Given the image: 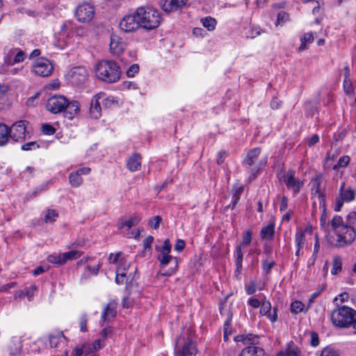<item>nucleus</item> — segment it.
Here are the masks:
<instances>
[{
  "mask_svg": "<svg viewBox=\"0 0 356 356\" xmlns=\"http://www.w3.org/2000/svg\"><path fill=\"white\" fill-rule=\"evenodd\" d=\"M332 230L337 237L335 245L341 248L351 244L355 239V229L343 222L340 216H334L331 220Z\"/></svg>",
  "mask_w": 356,
  "mask_h": 356,
  "instance_id": "f257e3e1",
  "label": "nucleus"
},
{
  "mask_svg": "<svg viewBox=\"0 0 356 356\" xmlns=\"http://www.w3.org/2000/svg\"><path fill=\"white\" fill-rule=\"evenodd\" d=\"M96 77L108 83H115L121 76V70L119 65L112 60H102L95 66Z\"/></svg>",
  "mask_w": 356,
  "mask_h": 356,
  "instance_id": "f03ea898",
  "label": "nucleus"
},
{
  "mask_svg": "<svg viewBox=\"0 0 356 356\" xmlns=\"http://www.w3.org/2000/svg\"><path fill=\"white\" fill-rule=\"evenodd\" d=\"M331 320L335 327L345 328L352 326L356 330V311L349 307L341 306L334 309Z\"/></svg>",
  "mask_w": 356,
  "mask_h": 356,
  "instance_id": "7ed1b4c3",
  "label": "nucleus"
},
{
  "mask_svg": "<svg viewBox=\"0 0 356 356\" xmlns=\"http://www.w3.org/2000/svg\"><path fill=\"white\" fill-rule=\"evenodd\" d=\"M136 16L140 26L147 30L157 28L161 20L160 13L152 7L138 8L136 10Z\"/></svg>",
  "mask_w": 356,
  "mask_h": 356,
  "instance_id": "20e7f679",
  "label": "nucleus"
},
{
  "mask_svg": "<svg viewBox=\"0 0 356 356\" xmlns=\"http://www.w3.org/2000/svg\"><path fill=\"white\" fill-rule=\"evenodd\" d=\"M234 340L237 342H243L245 345H249L242 350L239 356H265L264 349L254 346L258 342L257 336L252 334L238 335Z\"/></svg>",
  "mask_w": 356,
  "mask_h": 356,
  "instance_id": "39448f33",
  "label": "nucleus"
},
{
  "mask_svg": "<svg viewBox=\"0 0 356 356\" xmlns=\"http://www.w3.org/2000/svg\"><path fill=\"white\" fill-rule=\"evenodd\" d=\"M158 260L160 261L161 266L159 274L163 276L171 275L178 265L176 257H172L170 254H165L164 252H160Z\"/></svg>",
  "mask_w": 356,
  "mask_h": 356,
  "instance_id": "423d86ee",
  "label": "nucleus"
},
{
  "mask_svg": "<svg viewBox=\"0 0 356 356\" xmlns=\"http://www.w3.org/2000/svg\"><path fill=\"white\" fill-rule=\"evenodd\" d=\"M29 122L26 120H19L13 123L9 127L10 137L15 142H22L26 138V126Z\"/></svg>",
  "mask_w": 356,
  "mask_h": 356,
  "instance_id": "0eeeda50",
  "label": "nucleus"
},
{
  "mask_svg": "<svg viewBox=\"0 0 356 356\" xmlns=\"http://www.w3.org/2000/svg\"><path fill=\"white\" fill-rule=\"evenodd\" d=\"M67 105V98L63 95H54L47 99L46 108L49 112L57 114L63 113Z\"/></svg>",
  "mask_w": 356,
  "mask_h": 356,
  "instance_id": "6e6552de",
  "label": "nucleus"
},
{
  "mask_svg": "<svg viewBox=\"0 0 356 356\" xmlns=\"http://www.w3.org/2000/svg\"><path fill=\"white\" fill-rule=\"evenodd\" d=\"M94 15V7L86 2L79 5L75 11V15L77 20L83 23L90 22L92 19Z\"/></svg>",
  "mask_w": 356,
  "mask_h": 356,
  "instance_id": "1a4fd4ad",
  "label": "nucleus"
},
{
  "mask_svg": "<svg viewBox=\"0 0 356 356\" xmlns=\"http://www.w3.org/2000/svg\"><path fill=\"white\" fill-rule=\"evenodd\" d=\"M87 70L81 66L72 68L68 72L67 75L68 81L75 86L83 84L87 79Z\"/></svg>",
  "mask_w": 356,
  "mask_h": 356,
  "instance_id": "9d476101",
  "label": "nucleus"
},
{
  "mask_svg": "<svg viewBox=\"0 0 356 356\" xmlns=\"http://www.w3.org/2000/svg\"><path fill=\"white\" fill-rule=\"evenodd\" d=\"M54 67L49 60L47 59L37 60L33 65V72L40 76L47 77L51 74Z\"/></svg>",
  "mask_w": 356,
  "mask_h": 356,
  "instance_id": "9b49d317",
  "label": "nucleus"
},
{
  "mask_svg": "<svg viewBox=\"0 0 356 356\" xmlns=\"http://www.w3.org/2000/svg\"><path fill=\"white\" fill-rule=\"evenodd\" d=\"M136 12L134 15H127L120 22V28L124 32H131L140 27Z\"/></svg>",
  "mask_w": 356,
  "mask_h": 356,
  "instance_id": "f8f14e48",
  "label": "nucleus"
},
{
  "mask_svg": "<svg viewBox=\"0 0 356 356\" xmlns=\"http://www.w3.org/2000/svg\"><path fill=\"white\" fill-rule=\"evenodd\" d=\"M283 180L286 186L293 190L294 195L298 193L300 188L303 186V182L295 177V172L293 170L287 171L284 175Z\"/></svg>",
  "mask_w": 356,
  "mask_h": 356,
  "instance_id": "ddd939ff",
  "label": "nucleus"
},
{
  "mask_svg": "<svg viewBox=\"0 0 356 356\" xmlns=\"http://www.w3.org/2000/svg\"><path fill=\"white\" fill-rule=\"evenodd\" d=\"M188 0H162V9L168 13L181 10L188 6Z\"/></svg>",
  "mask_w": 356,
  "mask_h": 356,
  "instance_id": "4468645a",
  "label": "nucleus"
},
{
  "mask_svg": "<svg viewBox=\"0 0 356 356\" xmlns=\"http://www.w3.org/2000/svg\"><path fill=\"white\" fill-rule=\"evenodd\" d=\"M261 150L259 148L256 147L252 149H250L246 156V158L244 160V163L248 165L249 166L254 167L252 170L258 171L261 165V163L258 162V156L260 154Z\"/></svg>",
  "mask_w": 356,
  "mask_h": 356,
  "instance_id": "2eb2a0df",
  "label": "nucleus"
},
{
  "mask_svg": "<svg viewBox=\"0 0 356 356\" xmlns=\"http://www.w3.org/2000/svg\"><path fill=\"white\" fill-rule=\"evenodd\" d=\"M6 348L10 356H15L19 354L22 349V341L13 337L7 341Z\"/></svg>",
  "mask_w": 356,
  "mask_h": 356,
  "instance_id": "dca6fc26",
  "label": "nucleus"
},
{
  "mask_svg": "<svg viewBox=\"0 0 356 356\" xmlns=\"http://www.w3.org/2000/svg\"><path fill=\"white\" fill-rule=\"evenodd\" d=\"M323 175L319 174L312 179V191H314L315 195H317L319 200V206H324L325 198L324 194L321 191V185L322 182Z\"/></svg>",
  "mask_w": 356,
  "mask_h": 356,
  "instance_id": "f3484780",
  "label": "nucleus"
},
{
  "mask_svg": "<svg viewBox=\"0 0 356 356\" xmlns=\"http://www.w3.org/2000/svg\"><path fill=\"white\" fill-rule=\"evenodd\" d=\"M125 48V43L118 35H111L110 50L113 54H120Z\"/></svg>",
  "mask_w": 356,
  "mask_h": 356,
  "instance_id": "a211bd4d",
  "label": "nucleus"
},
{
  "mask_svg": "<svg viewBox=\"0 0 356 356\" xmlns=\"http://www.w3.org/2000/svg\"><path fill=\"white\" fill-rule=\"evenodd\" d=\"M117 305L115 301H111L105 307L102 314L103 322H110L115 318L117 314Z\"/></svg>",
  "mask_w": 356,
  "mask_h": 356,
  "instance_id": "6ab92c4d",
  "label": "nucleus"
},
{
  "mask_svg": "<svg viewBox=\"0 0 356 356\" xmlns=\"http://www.w3.org/2000/svg\"><path fill=\"white\" fill-rule=\"evenodd\" d=\"M79 103L77 101L69 102L67 99V105L63 111L65 118L72 120L79 113Z\"/></svg>",
  "mask_w": 356,
  "mask_h": 356,
  "instance_id": "aec40b11",
  "label": "nucleus"
},
{
  "mask_svg": "<svg viewBox=\"0 0 356 356\" xmlns=\"http://www.w3.org/2000/svg\"><path fill=\"white\" fill-rule=\"evenodd\" d=\"M304 3H307L308 7L312 9V13L314 15L319 14L315 19L314 22L316 24H320L322 20L321 5L323 4V0H305Z\"/></svg>",
  "mask_w": 356,
  "mask_h": 356,
  "instance_id": "412c9836",
  "label": "nucleus"
},
{
  "mask_svg": "<svg viewBox=\"0 0 356 356\" xmlns=\"http://www.w3.org/2000/svg\"><path fill=\"white\" fill-rule=\"evenodd\" d=\"M197 353L196 347L191 341L186 343L181 350L175 351V356H195Z\"/></svg>",
  "mask_w": 356,
  "mask_h": 356,
  "instance_id": "4be33fe9",
  "label": "nucleus"
},
{
  "mask_svg": "<svg viewBox=\"0 0 356 356\" xmlns=\"http://www.w3.org/2000/svg\"><path fill=\"white\" fill-rule=\"evenodd\" d=\"M271 304L269 301H264L261 304L260 309V314L261 315H268V318L272 322H275L277 319V308H273V314L270 313Z\"/></svg>",
  "mask_w": 356,
  "mask_h": 356,
  "instance_id": "5701e85b",
  "label": "nucleus"
},
{
  "mask_svg": "<svg viewBox=\"0 0 356 356\" xmlns=\"http://www.w3.org/2000/svg\"><path fill=\"white\" fill-rule=\"evenodd\" d=\"M140 166L141 156L139 154H134L128 159L127 167L131 172L138 170Z\"/></svg>",
  "mask_w": 356,
  "mask_h": 356,
  "instance_id": "b1692460",
  "label": "nucleus"
},
{
  "mask_svg": "<svg viewBox=\"0 0 356 356\" xmlns=\"http://www.w3.org/2000/svg\"><path fill=\"white\" fill-rule=\"evenodd\" d=\"M345 186V182H343L339 189V195L346 202L353 201L355 197V192L350 187L346 188Z\"/></svg>",
  "mask_w": 356,
  "mask_h": 356,
  "instance_id": "393cba45",
  "label": "nucleus"
},
{
  "mask_svg": "<svg viewBox=\"0 0 356 356\" xmlns=\"http://www.w3.org/2000/svg\"><path fill=\"white\" fill-rule=\"evenodd\" d=\"M243 191V186L239 184H234L232 188L231 193L232 195V209H234L237 204L240 197Z\"/></svg>",
  "mask_w": 356,
  "mask_h": 356,
  "instance_id": "a878e982",
  "label": "nucleus"
},
{
  "mask_svg": "<svg viewBox=\"0 0 356 356\" xmlns=\"http://www.w3.org/2000/svg\"><path fill=\"white\" fill-rule=\"evenodd\" d=\"M101 106L97 98L94 97L90 102V113L95 119H98L101 116Z\"/></svg>",
  "mask_w": 356,
  "mask_h": 356,
  "instance_id": "bb28decb",
  "label": "nucleus"
},
{
  "mask_svg": "<svg viewBox=\"0 0 356 356\" xmlns=\"http://www.w3.org/2000/svg\"><path fill=\"white\" fill-rule=\"evenodd\" d=\"M10 137L9 127L4 123H0V146L5 145Z\"/></svg>",
  "mask_w": 356,
  "mask_h": 356,
  "instance_id": "cd10ccee",
  "label": "nucleus"
},
{
  "mask_svg": "<svg viewBox=\"0 0 356 356\" xmlns=\"http://www.w3.org/2000/svg\"><path fill=\"white\" fill-rule=\"evenodd\" d=\"M275 233L274 223H269L266 227H263L261 230V236L262 238L271 239Z\"/></svg>",
  "mask_w": 356,
  "mask_h": 356,
  "instance_id": "c85d7f7f",
  "label": "nucleus"
},
{
  "mask_svg": "<svg viewBox=\"0 0 356 356\" xmlns=\"http://www.w3.org/2000/svg\"><path fill=\"white\" fill-rule=\"evenodd\" d=\"M49 340L51 348H57L61 343H65V337L62 332L56 335L51 334Z\"/></svg>",
  "mask_w": 356,
  "mask_h": 356,
  "instance_id": "c756f323",
  "label": "nucleus"
},
{
  "mask_svg": "<svg viewBox=\"0 0 356 356\" xmlns=\"http://www.w3.org/2000/svg\"><path fill=\"white\" fill-rule=\"evenodd\" d=\"M286 351V356H301L300 349L293 341L287 343Z\"/></svg>",
  "mask_w": 356,
  "mask_h": 356,
  "instance_id": "7c9ffc66",
  "label": "nucleus"
},
{
  "mask_svg": "<svg viewBox=\"0 0 356 356\" xmlns=\"http://www.w3.org/2000/svg\"><path fill=\"white\" fill-rule=\"evenodd\" d=\"M342 270V259L340 256L336 255L333 257L332 268L331 273L337 275Z\"/></svg>",
  "mask_w": 356,
  "mask_h": 356,
  "instance_id": "2f4dec72",
  "label": "nucleus"
},
{
  "mask_svg": "<svg viewBox=\"0 0 356 356\" xmlns=\"http://www.w3.org/2000/svg\"><path fill=\"white\" fill-rule=\"evenodd\" d=\"M83 254V252L79 251V250H72L67 252L62 253V257L65 262L66 263L68 260H74L76 259L81 256Z\"/></svg>",
  "mask_w": 356,
  "mask_h": 356,
  "instance_id": "473e14b6",
  "label": "nucleus"
},
{
  "mask_svg": "<svg viewBox=\"0 0 356 356\" xmlns=\"http://www.w3.org/2000/svg\"><path fill=\"white\" fill-rule=\"evenodd\" d=\"M69 180L73 187H78L83 182L81 175L77 172H72L69 176Z\"/></svg>",
  "mask_w": 356,
  "mask_h": 356,
  "instance_id": "72a5a7b5",
  "label": "nucleus"
},
{
  "mask_svg": "<svg viewBox=\"0 0 356 356\" xmlns=\"http://www.w3.org/2000/svg\"><path fill=\"white\" fill-rule=\"evenodd\" d=\"M140 221V217L138 216H134L131 217L129 220L122 222L120 226V229L123 228L124 226H127L128 229H130L133 226L138 225Z\"/></svg>",
  "mask_w": 356,
  "mask_h": 356,
  "instance_id": "f704fd0d",
  "label": "nucleus"
},
{
  "mask_svg": "<svg viewBox=\"0 0 356 356\" xmlns=\"http://www.w3.org/2000/svg\"><path fill=\"white\" fill-rule=\"evenodd\" d=\"M236 253V271L240 272L242 269V262H243V256L241 245L237 246Z\"/></svg>",
  "mask_w": 356,
  "mask_h": 356,
  "instance_id": "c9c22d12",
  "label": "nucleus"
},
{
  "mask_svg": "<svg viewBox=\"0 0 356 356\" xmlns=\"http://www.w3.org/2000/svg\"><path fill=\"white\" fill-rule=\"evenodd\" d=\"M232 319V314L228 313L227 318L224 323V339L225 341L228 340V337L231 334L232 332L229 330L230 323Z\"/></svg>",
  "mask_w": 356,
  "mask_h": 356,
  "instance_id": "e433bc0d",
  "label": "nucleus"
},
{
  "mask_svg": "<svg viewBox=\"0 0 356 356\" xmlns=\"http://www.w3.org/2000/svg\"><path fill=\"white\" fill-rule=\"evenodd\" d=\"M305 241V233L300 230L296 232L295 237L296 245L298 249H301Z\"/></svg>",
  "mask_w": 356,
  "mask_h": 356,
  "instance_id": "4c0bfd02",
  "label": "nucleus"
},
{
  "mask_svg": "<svg viewBox=\"0 0 356 356\" xmlns=\"http://www.w3.org/2000/svg\"><path fill=\"white\" fill-rule=\"evenodd\" d=\"M201 21H202L203 26L204 27L207 28L208 30L212 31L215 29V26L216 24V21L215 19H213L211 17H207L202 19Z\"/></svg>",
  "mask_w": 356,
  "mask_h": 356,
  "instance_id": "58836bf2",
  "label": "nucleus"
},
{
  "mask_svg": "<svg viewBox=\"0 0 356 356\" xmlns=\"http://www.w3.org/2000/svg\"><path fill=\"white\" fill-rule=\"evenodd\" d=\"M62 253L58 254H50L47 257V261L49 263L55 264L58 265H63L65 264L64 261H63Z\"/></svg>",
  "mask_w": 356,
  "mask_h": 356,
  "instance_id": "ea45409f",
  "label": "nucleus"
},
{
  "mask_svg": "<svg viewBox=\"0 0 356 356\" xmlns=\"http://www.w3.org/2000/svg\"><path fill=\"white\" fill-rule=\"evenodd\" d=\"M304 304L301 301L296 300L291 304V311L295 314L302 312L304 309Z\"/></svg>",
  "mask_w": 356,
  "mask_h": 356,
  "instance_id": "a19ab883",
  "label": "nucleus"
},
{
  "mask_svg": "<svg viewBox=\"0 0 356 356\" xmlns=\"http://www.w3.org/2000/svg\"><path fill=\"white\" fill-rule=\"evenodd\" d=\"M350 161V159L349 156H343L339 159L338 163L334 165L332 168L334 170H337L339 168H345L349 164Z\"/></svg>",
  "mask_w": 356,
  "mask_h": 356,
  "instance_id": "79ce46f5",
  "label": "nucleus"
},
{
  "mask_svg": "<svg viewBox=\"0 0 356 356\" xmlns=\"http://www.w3.org/2000/svg\"><path fill=\"white\" fill-rule=\"evenodd\" d=\"M25 58V53L19 49H17V51L15 52V54L14 55L13 61H10V65H13L16 63H19L21 62H23Z\"/></svg>",
  "mask_w": 356,
  "mask_h": 356,
  "instance_id": "37998d69",
  "label": "nucleus"
},
{
  "mask_svg": "<svg viewBox=\"0 0 356 356\" xmlns=\"http://www.w3.org/2000/svg\"><path fill=\"white\" fill-rule=\"evenodd\" d=\"M130 264L131 262L127 261L124 257H122L120 259L119 266L117 268L116 271L126 273V271L130 267Z\"/></svg>",
  "mask_w": 356,
  "mask_h": 356,
  "instance_id": "c03bdc74",
  "label": "nucleus"
},
{
  "mask_svg": "<svg viewBox=\"0 0 356 356\" xmlns=\"http://www.w3.org/2000/svg\"><path fill=\"white\" fill-rule=\"evenodd\" d=\"M58 217V213L55 210L49 209L44 217V221L46 222H52L55 220L56 218Z\"/></svg>",
  "mask_w": 356,
  "mask_h": 356,
  "instance_id": "a18cd8bd",
  "label": "nucleus"
},
{
  "mask_svg": "<svg viewBox=\"0 0 356 356\" xmlns=\"http://www.w3.org/2000/svg\"><path fill=\"white\" fill-rule=\"evenodd\" d=\"M162 218L159 216H156L152 218L149 220L148 224L153 229H158L159 227V223L161 222Z\"/></svg>",
  "mask_w": 356,
  "mask_h": 356,
  "instance_id": "49530a36",
  "label": "nucleus"
},
{
  "mask_svg": "<svg viewBox=\"0 0 356 356\" xmlns=\"http://www.w3.org/2000/svg\"><path fill=\"white\" fill-rule=\"evenodd\" d=\"M343 89L345 92L348 95H351L354 92V88L352 86V83L349 79H345L343 81Z\"/></svg>",
  "mask_w": 356,
  "mask_h": 356,
  "instance_id": "de8ad7c7",
  "label": "nucleus"
},
{
  "mask_svg": "<svg viewBox=\"0 0 356 356\" xmlns=\"http://www.w3.org/2000/svg\"><path fill=\"white\" fill-rule=\"evenodd\" d=\"M275 262L274 261H271L268 262L267 260L263 261L262 262V268L266 274L270 273L271 269L275 266Z\"/></svg>",
  "mask_w": 356,
  "mask_h": 356,
  "instance_id": "09e8293b",
  "label": "nucleus"
},
{
  "mask_svg": "<svg viewBox=\"0 0 356 356\" xmlns=\"http://www.w3.org/2000/svg\"><path fill=\"white\" fill-rule=\"evenodd\" d=\"M321 208H322L323 211L322 214L320 218V222H321V227L323 229H325L327 226H328L329 224H327L326 219H327V213H326V208H325V204L324 206H320Z\"/></svg>",
  "mask_w": 356,
  "mask_h": 356,
  "instance_id": "8fccbe9b",
  "label": "nucleus"
},
{
  "mask_svg": "<svg viewBox=\"0 0 356 356\" xmlns=\"http://www.w3.org/2000/svg\"><path fill=\"white\" fill-rule=\"evenodd\" d=\"M289 19V14L285 12H280L277 15L276 26L282 25V23L285 22Z\"/></svg>",
  "mask_w": 356,
  "mask_h": 356,
  "instance_id": "3c124183",
  "label": "nucleus"
},
{
  "mask_svg": "<svg viewBox=\"0 0 356 356\" xmlns=\"http://www.w3.org/2000/svg\"><path fill=\"white\" fill-rule=\"evenodd\" d=\"M42 131L46 135H53L56 132V129L49 124H44L42 126Z\"/></svg>",
  "mask_w": 356,
  "mask_h": 356,
  "instance_id": "603ef678",
  "label": "nucleus"
},
{
  "mask_svg": "<svg viewBox=\"0 0 356 356\" xmlns=\"http://www.w3.org/2000/svg\"><path fill=\"white\" fill-rule=\"evenodd\" d=\"M139 71V66L137 64L131 65L127 71V74L129 77H133Z\"/></svg>",
  "mask_w": 356,
  "mask_h": 356,
  "instance_id": "864d4df0",
  "label": "nucleus"
},
{
  "mask_svg": "<svg viewBox=\"0 0 356 356\" xmlns=\"http://www.w3.org/2000/svg\"><path fill=\"white\" fill-rule=\"evenodd\" d=\"M17 51V48L10 49L5 56V63L10 65V61H13L14 55Z\"/></svg>",
  "mask_w": 356,
  "mask_h": 356,
  "instance_id": "5fc2aeb1",
  "label": "nucleus"
},
{
  "mask_svg": "<svg viewBox=\"0 0 356 356\" xmlns=\"http://www.w3.org/2000/svg\"><path fill=\"white\" fill-rule=\"evenodd\" d=\"M252 240V233L250 231H246L244 232L243 235V241L242 244L245 245H248L251 243Z\"/></svg>",
  "mask_w": 356,
  "mask_h": 356,
  "instance_id": "6e6d98bb",
  "label": "nucleus"
},
{
  "mask_svg": "<svg viewBox=\"0 0 356 356\" xmlns=\"http://www.w3.org/2000/svg\"><path fill=\"white\" fill-rule=\"evenodd\" d=\"M127 277V273L124 272L116 271L115 282L118 284H121L124 282V278Z\"/></svg>",
  "mask_w": 356,
  "mask_h": 356,
  "instance_id": "4d7b16f0",
  "label": "nucleus"
},
{
  "mask_svg": "<svg viewBox=\"0 0 356 356\" xmlns=\"http://www.w3.org/2000/svg\"><path fill=\"white\" fill-rule=\"evenodd\" d=\"M39 145L35 142H29L22 146V149L24 151L31 150L32 149L39 148Z\"/></svg>",
  "mask_w": 356,
  "mask_h": 356,
  "instance_id": "13d9d810",
  "label": "nucleus"
},
{
  "mask_svg": "<svg viewBox=\"0 0 356 356\" xmlns=\"http://www.w3.org/2000/svg\"><path fill=\"white\" fill-rule=\"evenodd\" d=\"M171 251V244L170 243L169 239H165L163 245L161 250V252H164V254H170Z\"/></svg>",
  "mask_w": 356,
  "mask_h": 356,
  "instance_id": "bf43d9fd",
  "label": "nucleus"
},
{
  "mask_svg": "<svg viewBox=\"0 0 356 356\" xmlns=\"http://www.w3.org/2000/svg\"><path fill=\"white\" fill-rule=\"evenodd\" d=\"M87 322L88 318L86 314H83L80 318V329L82 332H85L87 331Z\"/></svg>",
  "mask_w": 356,
  "mask_h": 356,
  "instance_id": "052dcab7",
  "label": "nucleus"
},
{
  "mask_svg": "<svg viewBox=\"0 0 356 356\" xmlns=\"http://www.w3.org/2000/svg\"><path fill=\"white\" fill-rule=\"evenodd\" d=\"M321 356H339V355L335 350L325 348L323 350Z\"/></svg>",
  "mask_w": 356,
  "mask_h": 356,
  "instance_id": "680f3d73",
  "label": "nucleus"
},
{
  "mask_svg": "<svg viewBox=\"0 0 356 356\" xmlns=\"http://www.w3.org/2000/svg\"><path fill=\"white\" fill-rule=\"evenodd\" d=\"M301 42L312 43L314 41V36L312 32L305 33L301 38Z\"/></svg>",
  "mask_w": 356,
  "mask_h": 356,
  "instance_id": "e2e57ef3",
  "label": "nucleus"
},
{
  "mask_svg": "<svg viewBox=\"0 0 356 356\" xmlns=\"http://www.w3.org/2000/svg\"><path fill=\"white\" fill-rule=\"evenodd\" d=\"M186 243L184 240L178 239L175 245V249L178 251H182L185 248Z\"/></svg>",
  "mask_w": 356,
  "mask_h": 356,
  "instance_id": "0e129e2a",
  "label": "nucleus"
},
{
  "mask_svg": "<svg viewBox=\"0 0 356 356\" xmlns=\"http://www.w3.org/2000/svg\"><path fill=\"white\" fill-rule=\"evenodd\" d=\"M154 241V237L152 236H148L143 241V246L145 250L147 249H151L152 243Z\"/></svg>",
  "mask_w": 356,
  "mask_h": 356,
  "instance_id": "69168bd1",
  "label": "nucleus"
},
{
  "mask_svg": "<svg viewBox=\"0 0 356 356\" xmlns=\"http://www.w3.org/2000/svg\"><path fill=\"white\" fill-rule=\"evenodd\" d=\"M36 289V286L32 285L31 287L26 290V296L28 297L29 300H31Z\"/></svg>",
  "mask_w": 356,
  "mask_h": 356,
  "instance_id": "338daca9",
  "label": "nucleus"
},
{
  "mask_svg": "<svg viewBox=\"0 0 356 356\" xmlns=\"http://www.w3.org/2000/svg\"><path fill=\"white\" fill-rule=\"evenodd\" d=\"M345 200H343L339 195L338 197H337L336 199V204H335V206H334V211H340L342 207H343V202Z\"/></svg>",
  "mask_w": 356,
  "mask_h": 356,
  "instance_id": "774afa93",
  "label": "nucleus"
}]
</instances>
